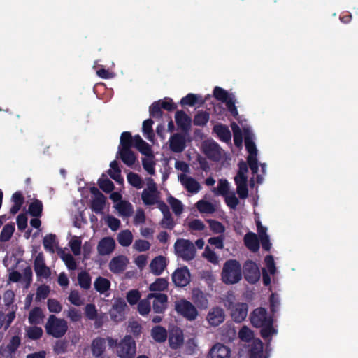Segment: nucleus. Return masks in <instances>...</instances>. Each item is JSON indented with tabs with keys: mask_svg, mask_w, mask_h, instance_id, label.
I'll return each instance as SVG.
<instances>
[{
	"mask_svg": "<svg viewBox=\"0 0 358 358\" xmlns=\"http://www.w3.org/2000/svg\"><path fill=\"white\" fill-rule=\"evenodd\" d=\"M210 119V114L207 111L199 110L194 117L193 124L195 126L204 127Z\"/></svg>",
	"mask_w": 358,
	"mask_h": 358,
	"instance_id": "58836bf2",
	"label": "nucleus"
},
{
	"mask_svg": "<svg viewBox=\"0 0 358 358\" xmlns=\"http://www.w3.org/2000/svg\"><path fill=\"white\" fill-rule=\"evenodd\" d=\"M213 130L220 141L227 143L231 142V134L227 126L218 124L213 127Z\"/></svg>",
	"mask_w": 358,
	"mask_h": 358,
	"instance_id": "a878e982",
	"label": "nucleus"
},
{
	"mask_svg": "<svg viewBox=\"0 0 358 358\" xmlns=\"http://www.w3.org/2000/svg\"><path fill=\"white\" fill-rule=\"evenodd\" d=\"M106 350V340L103 338L98 337L92 343V352L96 358L103 357L102 355Z\"/></svg>",
	"mask_w": 358,
	"mask_h": 358,
	"instance_id": "cd10ccee",
	"label": "nucleus"
},
{
	"mask_svg": "<svg viewBox=\"0 0 358 358\" xmlns=\"http://www.w3.org/2000/svg\"><path fill=\"white\" fill-rule=\"evenodd\" d=\"M151 336L157 343H163L167 338L166 329L162 326H155L151 330Z\"/></svg>",
	"mask_w": 358,
	"mask_h": 358,
	"instance_id": "2f4dec72",
	"label": "nucleus"
},
{
	"mask_svg": "<svg viewBox=\"0 0 358 358\" xmlns=\"http://www.w3.org/2000/svg\"><path fill=\"white\" fill-rule=\"evenodd\" d=\"M182 185L187 191L192 194H196L201 189V185L194 178L186 176H182L180 178Z\"/></svg>",
	"mask_w": 358,
	"mask_h": 358,
	"instance_id": "5701e85b",
	"label": "nucleus"
},
{
	"mask_svg": "<svg viewBox=\"0 0 358 358\" xmlns=\"http://www.w3.org/2000/svg\"><path fill=\"white\" fill-rule=\"evenodd\" d=\"M136 352V342L131 335H126L117 345L116 353L119 358H134Z\"/></svg>",
	"mask_w": 358,
	"mask_h": 358,
	"instance_id": "423d86ee",
	"label": "nucleus"
},
{
	"mask_svg": "<svg viewBox=\"0 0 358 358\" xmlns=\"http://www.w3.org/2000/svg\"><path fill=\"white\" fill-rule=\"evenodd\" d=\"M106 197L105 196L94 197V199L91 202V208L96 213H100L104 208L106 203Z\"/></svg>",
	"mask_w": 358,
	"mask_h": 358,
	"instance_id": "37998d69",
	"label": "nucleus"
},
{
	"mask_svg": "<svg viewBox=\"0 0 358 358\" xmlns=\"http://www.w3.org/2000/svg\"><path fill=\"white\" fill-rule=\"evenodd\" d=\"M150 299H145L141 300L138 303V311L140 315L142 316H145L148 315L150 311V303L149 301Z\"/></svg>",
	"mask_w": 358,
	"mask_h": 358,
	"instance_id": "0e129e2a",
	"label": "nucleus"
},
{
	"mask_svg": "<svg viewBox=\"0 0 358 358\" xmlns=\"http://www.w3.org/2000/svg\"><path fill=\"white\" fill-rule=\"evenodd\" d=\"M196 208L200 213H213L215 210L214 205L207 201L200 200L196 203Z\"/></svg>",
	"mask_w": 358,
	"mask_h": 358,
	"instance_id": "de8ad7c7",
	"label": "nucleus"
},
{
	"mask_svg": "<svg viewBox=\"0 0 358 358\" xmlns=\"http://www.w3.org/2000/svg\"><path fill=\"white\" fill-rule=\"evenodd\" d=\"M205 101L201 95L189 93L181 99L180 103L182 106H194L196 103L201 106Z\"/></svg>",
	"mask_w": 358,
	"mask_h": 358,
	"instance_id": "c85d7f7f",
	"label": "nucleus"
},
{
	"mask_svg": "<svg viewBox=\"0 0 358 358\" xmlns=\"http://www.w3.org/2000/svg\"><path fill=\"white\" fill-rule=\"evenodd\" d=\"M224 306L229 310L235 306L236 296L232 291H228L225 295L222 297Z\"/></svg>",
	"mask_w": 358,
	"mask_h": 358,
	"instance_id": "bf43d9fd",
	"label": "nucleus"
},
{
	"mask_svg": "<svg viewBox=\"0 0 358 358\" xmlns=\"http://www.w3.org/2000/svg\"><path fill=\"white\" fill-rule=\"evenodd\" d=\"M118 153L121 160L127 166H132L135 164L136 161V156L131 148L119 149Z\"/></svg>",
	"mask_w": 358,
	"mask_h": 358,
	"instance_id": "c756f323",
	"label": "nucleus"
},
{
	"mask_svg": "<svg viewBox=\"0 0 358 358\" xmlns=\"http://www.w3.org/2000/svg\"><path fill=\"white\" fill-rule=\"evenodd\" d=\"M11 201L13 203V205L10 209V213L15 215L20 210L24 202V197L22 193L20 191L13 193L11 196Z\"/></svg>",
	"mask_w": 358,
	"mask_h": 358,
	"instance_id": "7c9ffc66",
	"label": "nucleus"
},
{
	"mask_svg": "<svg viewBox=\"0 0 358 358\" xmlns=\"http://www.w3.org/2000/svg\"><path fill=\"white\" fill-rule=\"evenodd\" d=\"M169 282L166 278H159L149 285L151 292H163L168 289Z\"/></svg>",
	"mask_w": 358,
	"mask_h": 358,
	"instance_id": "c9c22d12",
	"label": "nucleus"
},
{
	"mask_svg": "<svg viewBox=\"0 0 358 358\" xmlns=\"http://www.w3.org/2000/svg\"><path fill=\"white\" fill-rule=\"evenodd\" d=\"M117 240L122 246L128 247L133 241V235L128 229L122 230L118 234Z\"/></svg>",
	"mask_w": 358,
	"mask_h": 358,
	"instance_id": "473e14b6",
	"label": "nucleus"
},
{
	"mask_svg": "<svg viewBox=\"0 0 358 358\" xmlns=\"http://www.w3.org/2000/svg\"><path fill=\"white\" fill-rule=\"evenodd\" d=\"M43 317V314L41 308L40 307H34L29 313V321L31 324H37L40 323Z\"/></svg>",
	"mask_w": 358,
	"mask_h": 358,
	"instance_id": "79ce46f5",
	"label": "nucleus"
},
{
	"mask_svg": "<svg viewBox=\"0 0 358 358\" xmlns=\"http://www.w3.org/2000/svg\"><path fill=\"white\" fill-rule=\"evenodd\" d=\"M204 153L211 160L217 162L221 158V149L215 142L210 143L204 146Z\"/></svg>",
	"mask_w": 358,
	"mask_h": 358,
	"instance_id": "aec40b11",
	"label": "nucleus"
},
{
	"mask_svg": "<svg viewBox=\"0 0 358 358\" xmlns=\"http://www.w3.org/2000/svg\"><path fill=\"white\" fill-rule=\"evenodd\" d=\"M269 348L266 345L264 350V343L259 338H255L254 331L248 328V357L249 358H269Z\"/></svg>",
	"mask_w": 358,
	"mask_h": 358,
	"instance_id": "7ed1b4c3",
	"label": "nucleus"
},
{
	"mask_svg": "<svg viewBox=\"0 0 358 358\" xmlns=\"http://www.w3.org/2000/svg\"><path fill=\"white\" fill-rule=\"evenodd\" d=\"M231 129L234 133V142L237 148H241L243 144V134L239 127L234 122L231 124Z\"/></svg>",
	"mask_w": 358,
	"mask_h": 358,
	"instance_id": "8fccbe9b",
	"label": "nucleus"
},
{
	"mask_svg": "<svg viewBox=\"0 0 358 358\" xmlns=\"http://www.w3.org/2000/svg\"><path fill=\"white\" fill-rule=\"evenodd\" d=\"M133 146V137L129 131H124L120 136V145L119 149L131 148Z\"/></svg>",
	"mask_w": 358,
	"mask_h": 358,
	"instance_id": "c03bdc74",
	"label": "nucleus"
},
{
	"mask_svg": "<svg viewBox=\"0 0 358 358\" xmlns=\"http://www.w3.org/2000/svg\"><path fill=\"white\" fill-rule=\"evenodd\" d=\"M110 166L111 170H109L108 173L111 178L115 180L116 182H120L123 179L121 177V170L119 167L118 162L116 160H113L110 162Z\"/></svg>",
	"mask_w": 358,
	"mask_h": 358,
	"instance_id": "49530a36",
	"label": "nucleus"
},
{
	"mask_svg": "<svg viewBox=\"0 0 358 358\" xmlns=\"http://www.w3.org/2000/svg\"><path fill=\"white\" fill-rule=\"evenodd\" d=\"M259 239L257 235L253 232L248 231V249L252 252H257L259 250Z\"/></svg>",
	"mask_w": 358,
	"mask_h": 358,
	"instance_id": "4c0bfd02",
	"label": "nucleus"
},
{
	"mask_svg": "<svg viewBox=\"0 0 358 358\" xmlns=\"http://www.w3.org/2000/svg\"><path fill=\"white\" fill-rule=\"evenodd\" d=\"M126 299L131 306L135 305L140 301L141 293L138 289L129 290L127 294Z\"/></svg>",
	"mask_w": 358,
	"mask_h": 358,
	"instance_id": "69168bd1",
	"label": "nucleus"
},
{
	"mask_svg": "<svg viewBox=\"0 0 358 358\" xmlns=\"http://www.w3.org/2000/svg\"><path fill=\"white\" fill-rule=\"evenodd\" d=\"M213 192L224 197L230 194L228 181L225 179L219 180L217 187L213 189Z\"/></svg>",
	"mask_w": 358,
	"mask_h": 358,
	"instance_id": "a19ab883",
	"label": "nucleus"
},
{
	"mask_svg": "<svg viewBox=\"0 0 358 358\" xmlns=\"http://www.w3.org/2000/svg\"><path fill=\"white\" fill-rule=\"evenodd\" d=\"M56 243V236L52 234L46 235L43 240V244L45 250L51 253L55 252V244Z\"/></svg>",
	"mask_w": 358,
	"mask_h": 358,
	"instance_id": "a18cd8bd",
	"label": "nucleus"
},
{
	"mask_svg": "<svg viewBox=\"0 0 358 358\" xmlns=\"http://www.w3.org/2000/svg\"><path fill=\"white\" fill-rule=\"evenodd\" d=\"M168 202L170 204L172 210L176 215H180L182 213L183 206L180 200L176 199L172 196H170L168 198Z\"/></svg>",
	"mask_w": 358,
	"mask_h": 358,
	"instance_id": "3c124183",
	"label": "nucleus"
},
{
	"mask_svg": "<svg viewBox=\"0 0 358 358\" xmlns=\"http://www.w3.org/2000/svg\"><path fill=\"white\" fill-rule=\"evenodd\" d=\"M255 136L250 127H248V168L251 170L252 176L248 180V187L251 190L255 188L257 193L256 184H262L264 181V176L266 173V165L265 163L258 162V150L255 143ZM249 189H248V192ZM249 195L248 194V199Z\"/></svg>",
	"mask_w": 358,
	"mask_h": 358,
	"instance_id": "f257e3e1",
	"label": "nucleus"
},
{
	"mask_svg": "<svg viewBox=\"0 0 358 358\" xmlns=\"http://www.w3.org/2000/svg\"><path fill=\"white\" fill-rule=\"evenodd\" d=\"M273 320V316L268 315L266 309L262 307L255 309L250 315V323L257 328L264 326Z\"/></svg>",
	"mask_w": 358,
	"mask_h": 358,
	"instance_id": "1a4fd4ad",
	"label": "nucleus"
},
{
	"mask_svg": "<svg viewBox=\"0 0 358 358\" xmlns=\"http://www.w3.org/2000/svg\"><path fill=\"white\" fill-rule=\"evenodd\" d=\"M224 201L227 205L233 210H235L239 203L238 198L234 192L224 196Z\"/></svg>",
	"mask_w": 358,
	"mask_h": 358,
	"instance_id": "774afa93",
	"label": "nucleus"
},
{
	"mask_svg": "<svg viewBox=\"0 0 358 358\" xmlns=\"http://www.w3.org/2000/svg\"><path fill=\"white\" fill-rule=\"evenodd\" d=\"M128 182L133 187L141 189L143 187V180L141 176L133 172H129L127 174Z\"/></svg>",
	"mask_w": 358,
	"mask_h": 358,
	"instance_id": "864d4df0",
	"label": "nucleus"
},
{
	"mask_svg": "<svg viewBox=\"0 0 358 358\" xmlns=\"http://www.w3.org/2000/svg\"><path fill=\"white\" fill-rule=\"evenodd\" d=\"M160 100L153 102L149 108L150 116L153 118H161L163 115Z\"/></svg>",
	"mask_w": 358,
	"mask_h": 358,
	"instance_id": "5fc2aeb1",
	"label": "nucleus"
},
{
	"mask_svg": "<svg viewBox=\"0 0 358 358\" xmlns=\"http://www.w3.org/2000/svg\"><path fill=\"white\" fill-rule=\"evenodd\" d=\"M222 280L226 285L238 282L242 278L241 265L236 259L225 262L222 271Z\"/></svg>",
	"mask_w": 358,
	"mask_h": 358,
	"instance_id": "f03ea898",
	"label": "nucleus"
},
{
	"mask_svg": "<svg viewBox=\"0 0 358 358\" xmlns=\"http://www.w3.org/2000/svg\"><path fill=\"white\" fill-rule=\"evenodd\" d=\"M186 148L185 134L176 133L169 138V148L175 153H180Z\"/></svg>",
	"mask_w": 358,
	"mask_h": 358,
	"instance_id": "f8f14e48",
	"label": "nucleus"
},
{
	"mask_svg": "<svg viewBox=\"0 0 358 358\" xmlns=\"http://www.w3.org/2000/svg\"><path fill=\"white\" fill-rule=\"evenodd\" d=\"M79 285L85 289H88L91 286V277L90 274L85 271L80 272L78 275Z\"/></svg>",
	"mask_w": 358,
	"mask_h": 358,
	"instance_id": "603ef678",
	"label": "nucleus"
},
{
	"mask_svg": "<svg viewBox=\"0 0 358 358\" xmlns=\"http://www.w3.org/2000/svg\"><path fill=\"white\" fill-rule=\"evenodd\" d=\"M231 315L236 322H241L246 318V303H237L230 309Z\"/></svg>",
	"mask_w": 358,
	"mask_h": 358,
	"instance_id": "bb28decb",
	"label": "nucleus"
},
{
	"mask_svg": "<svg viewBox=\"0 0 358 358\" xmlns=\"http://www.w3.org/2000/svg\"><path fill=\"white\" fill-rule=\"evenodd\" d=\"M128 259L124 255L113 257L109 263V269L113 273H121L127 267Z\"/></svg>",
	"mask_w": 358,
	"mask_h": 358,
	"instance_id": "2eb2a0df",
	"label": "nucleus"
},
{
	"mask_svg": "<svg viewBox=\"0 0 358 358\" xmlns=\"http://www.w3.org/2000/svg\"><path fill=\"white\" fill-rule=\"evenodd\" d=\"M85 314L87 319L90 320H94L96 319L98 313L96 306L93 303H88L85 308Z\"/></svg>",
	"mask_w": 358,
	"mask_h": 358,
	"instance_id": "338daca9",
	"label": "nucleus"
},
{
	"mask_svg": "<svg viewBox=\"0 0 358 358\" xmlns=\"http://www.w3.org/2000/svg\"><path fill=\"white\" fill-rule=\"evenodd\" d=\"M46 333L54 338L62 337L68 329L66 321L57 318L54 315H50L45 325Z\"/></svg>",
	"mask_w": 358,
	"mask_h": 358,
	"instance_id": "20e7f679",
	"label": "nucleus"
},
{
	"mask_svg": "<svg viewBox=\"0 0 358 358\" xmlns=\"http://www.w3.org/2000/svg\"><path fill=\"white\" fill-rule=\"evenodd\" d=\"M273 320L269 321V322L264 326L259 327L261 328L260 335L266 341L267 348H269L272 336L277 334V330L273 327Z\"/></svg>",
	"mask_w": 358,
	"mask_h": 358,
	"instance_id": "393cba45",
	"label": "nucleus"
},
{
	"mask_svg": "<svg viewBox=\"0 0 358 358\" xmlns=\"http://www.w3.org/2000/svg\"><path fill=\"white\" fill-rule=\"evenodd\" d=\"M184 338L182 331L180 328H175L170 331L169 342L171 348L177 349L183 344Z\"/></svg>",
	"mask_w": 358,
	"mask_h": 358,
	"instance_id": "f3484780",
	"label": "nucleus"
},
{
	"mask_svg": "<svg viewBox=\"0 0 358 358\" xmlns=\"http://www.w3.org/2000/svg\"><path fill=\"white\" fill-rule=\"evenodd\" d=\"M154 158L152 157H146L142 159L143 169L150 175H154L155 173Z\"/></svg>",
	"mask_w": 358,
	"mask_h": 358,
	"instance_id": "4d7b16f0",
	"label": "nucleus"
},
{
	"mask_svg": "<svg viewBox=\"0 0 358 358\" xmlns=\"http://www.w3.org/2000/svg\"><path fill=\"white\" fill-rule=\"evenodd\" d=\"M175 119L178 127L187 134L190 129L191 118L183 110H178L176 113Z\"/></svg>",
	"mask_w": 358,
	"mask_h": 358,
	"instance_id": "a211bd4d",
	"label": "nucleus"
},
{
	"mask_svg": "<svg viewBox=\"0 0 358 358\" xmlns=\"http://www.w3.org/2000/svg\"><path fill=\"white\" fill-rule=\"evenodd\" d=\"M213 96L217 100L224 102L231 95L223 88L217 86L213 90Z\"/></svg>",
	"mask_w": 358,
	"mask_h": 358,
	"instance_id": "680f3d73",
	"label": "nucleus"
},
{
	"mask_svg": "<svg viewBox=\"0 0 358 358\" xmlns=\"http://www.w3.org/2000/svg\"><path fill=\"white\" fill-rule=\"evenodd\" d=\"M154 299L152 302V309L155 313H163L168 302V296L162 293H149L148 299Z\"/></svg>",
	"mask_w": 358,
	"mask_h": 358,
	"instance_id": "9d476101",
	"label": "nucleus"
},
{
	"mask_svg": "<svg viewBox=\"0 0 358 358\" xmlns=\"http://www.w3.org/2000/svg\"><path fill=\"white\" fill-rule=\"evenodd\" d=\"M208 222L209 224L210 229L214 234H220L221 235L224 232L225 227L220 222L215 220H208Z\"/></svg>",
	"mask_w": 358,
	"mask_h": 358,
	"instance_id": "e2e57ef3",
	"label": "nucleus"
},
{
	"mask_svg": "<svg viewBox=\"0 0 358 358\" xmlns=\"http://www.w3.org/2000/svg\"><path fill=\"white\" fill-rule=\"evenodd\" d=\"M21 344V339L19 336H13L10 338L8 344L3 348V346L0 348L1 355L6 357L9 358L13 354H15L18 348Z\"/></svg>",
	"mask_w": 358,
	"mask_h": 358,
	"instance_id": "4468645a",
	"label": "nucleus"
},
{
	"mask_svg": "<svg viewBox=\"0 0 358 358\" xmlns=\"http://www.w3.org/2000/svg\"><path fill=\"white\" fill-rule=\"evenodd\" d=\"M15 229V224L13 222H10L5 224L0 233V241H8L11 238Z\"/></svg>",
	"mask_w": 358,
	"mask_h": 358,
	"instance_id": "f704fd0d",
	"label": "nucleus"
},
{
	"mask_svg": "<svg viewBox=\"0 0 358 358\" xmlns=\"http://www.w3.org/2000/svg\"><path fill=\"white\" fill-rule=\"evenodd\" d=\"M98 185L100 189L106 193L111 192L115 188L113 182L108 178H99Z\"/></svg>",
	"mask_w": 358,
	"mask_h": 358,
	"instance_id": "13d9d810",
	"label": "nucleus"
},
{
	"mask_svg": "<svg viewBox=\"0 0 358 358\" xmlns=\"http://www.w3.org/2000/svg\"><path fill=\"white\" fill-rule=\"evenodd\" d=\"M115 208L122 216L129 217L133 213V206L127 201H120L117 203Z\"/></svg>",
	"mask_w": 358,
	"mask_h": 358,
	"instance_id": "e433bc0d",
	"label": "nucleus"
},
{
	"mask_svg": "<svg viewBox=\"0 0 358 358\" xmlns=\"http://www.w3.org/2000/svg\"><path fill=\"white\" fill-rule=\"evenodd\" d=\"M94 289L100 294L107 292L110 287V282L103 277H98L94 282Z\"/></svg>",
	"mask_w": 358,
	"mask_h": 358,
	"instance_id": "72a5a7b5",
	"label": "nucleus"
},
{
	"mask_svg": "<svg viewBox=\"0 0 358 358\" xmlns=\"http://www.w3.org/2000/svg\"><path fill=\"white\" fill-rule=\"evenodd\" d=\"M192 300L199 309L205 310L208 306V294L203 292L199 288H194L192 289Z\"/></svg>",
	"mask_w": 358,
	"mask_h": 358,
	"instance_id": "ddd939ff",
	"label": "nucleus"
},
{
	"mask_svg": "<svg viewBox=\"0 0 358 358\" xmlns=\"http://www.w3.org/2000/svg\"><path fill=\"white\" fill-rule=\"evenodd\" d=\"M270 310L272 314L271 316L274 317L275 314L278 312L280 306L279 296L275 293H272L269 297Z\"/></svg>",
	"mask_w": 358,
	"mask_h": 358,
	"instance_id": "052dcab7",
	"label": "nucleus"
},
{
	"mask_svg": "<svg viewBox=\"0 0 358 358\" xmlns=\"http://www.w3.org/2000/svg\"><path fill=\"white\" fill-rule=\"evenodd\" d=\"M166 266V258L163 256L155 257L150 264L151 272L155 275H161Z\"/></svg>",
	"mask_w": 358,
	"mask_h": 358,
	"instance_id": "b1692460",
	"label": "nucleus"
},
{
	"mask_svg": "<svg viewBox=\"0 0 358 358\" xmlns=\"http://www.w3.org/2000/svg\"><path fill=\"white\" fill-rule=\"evenodd\" d=\"M156 193L148 192V189H144L141 194V199L143 203L146 206L154 205L157 201Z\"/></svg>",
	"mask_w": 358,
	"mask_h": 358,
	"instance_id": "6e6d98bb",
	"label": "nucleus"
},
{
	"mask_svg": "<svg viewBox=\"0 0 358 358\" xmlns=\"http://www.w3.org/2000/svg\"><path fill=\"white\" fill-rule=\"evenodd\" d=\"M172 280L176 287H184L190 282V273L187 266L176 269L172 274Z\"/></svg>",
	"mask_w": 358,
	"mask_h": 358,
	"instance_id": "9b49d317",
	"label": "nucleus"
},
{
	"mask_svg": "<svg viewBox=\"0 0 358 358\" xmlns=\"http://www.w3.org/2000/svg\"><path fill=\"white\" fill-rule=\"evenodd\" d=\"M230 354V349L221 343L215 344L210 351V358H229Z\"/></svg>",
	"mask_w": 358,
	"mask_h": 358,
	"instance_id": "4be33fe9",
	"label": "nucleus"
},
{
	"mask_svg": "<svg viewBox=\"0 0 358 358\" xmlns=\"http://www.w3.org/2000/svg\"><path fill=\"white\" fill-rule=\"evenodd\" d=\"M239 171L234 178L237 186L236 192L241 199L246 198V162L241 161Z\"/></svg>",
	"mask_w": 358,
	"mask_h": 358,
	"instance_id": "6e6552de",
	"label": "nucleus"
},
{
	"mask_svg": "<svg viewBox=\"0 0 358 358\" xmlns=\"http://www.w3.org/2000/svg\"><path fill=\"white\" fill-rule=\"evenodd\" d=\"M43 203L41 201L35 199L29 206V214L34 217H40L42 215Z\"/></svg>",
	"mask_w": 358,
	"mask_h": 358,
	"instance_id": "ea45409f",
	"label": "nucleus"
},
{
	"mask_svg": "<svg viewBox=\"0 0 358 358\" xmlns=\"http://www.w3.org/2000/svg\"><path fill=\"white\" fill-rule=\"evenodd\" d=\"M261 273L258 265L248 259V282L255 284L260 279Z\"/></svg>",
	"mask_w": 358,
	"mask_h": 358,
	"instance_id": "412c9836",
	"label": "nucleus"
},
{
	"mask_svg": "<svg viewBox=\"0 0 358 358\" xmlns=\"http://www.w3.org/2000/svg\"><path fill=\"white\" fill-rule=\"evenodd\" d=\"M176 255L183 260L189 261L196 255V249L193 243L187 239H178L174 244Z\"/></svg>",
	"mask_w": 358,
	"mask_h": 358,
	"instance_id": "39448f33",
	"label": "nucleus"
},
{
	"mask_svg": "<svg viewBox=\"0 0 358 358\" xmlns=\"http://www.w3.org/2000/svg\"><path fill=\"white\" fill-rule=\"evenodd\" d=\"M224 310L219 307L213 308L208 314V322L213 326H218L224 320Z\"/></svg>",
	"mask_w": 358,
	"mask_h": 358,
	"instance_id": "6ab92c4d",
	"label": "nucleus"
},
{
	"mask_svg": "<svg viewBox=\"0 0 358 358\" xmlns=\"http://www.w3.org/2000/svg\"><path fill=\"white\" fill-rule=\"evenodd\" d=\"M153 123L154 122L152 119H147L143 122L142 130L143 134L149 141H152L155 136L152 129Z\"/></svg>",
	"mask_w": 358,
	"mask_h": 358,
	"instance_id": "09e8293b",
	"label": "nucleus"
},
{
	"mask_svg": "<svg viewBox=\"0 0 358 358\" xmlns=\"http://www.w3.org/2000/svg\"><path fill=\"white\" fill-rule=\"evenodd\" d=\"M175 310L178 315L189 321L196 320L199 314L196 307L185 299L176 301Z\"/></svg>",
	"mask_w": 358,
	"mask_h": 358,
	"instance_id": "0eeeda50",
	"label": "nucleus"
},
{
	"mask_svg": "<svg viewBox=\"0 0 358 358\" xmlns=\"http://www.w3.org/2000/svg\"><path fill=\"white\" fill-rule=\"evenodd\" d=\"M115 242L112 237H104L101 238L97 245V250L100 255H108L115 249Z\"/></svg>",
	"mask_w": 358,
	"mask_h": 358,
	"instance_id": "dca6fc26",
	"label": "nucleus"
}]
</instances>
